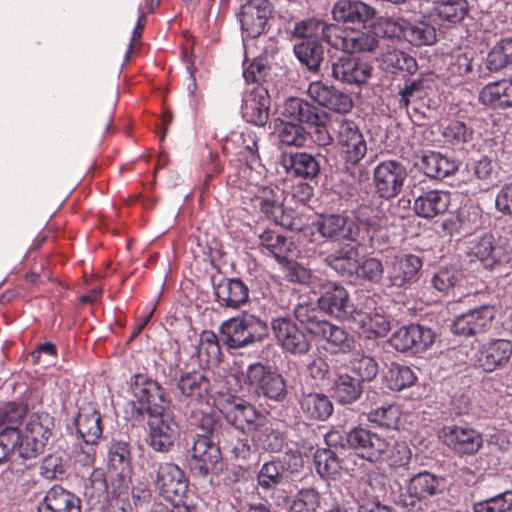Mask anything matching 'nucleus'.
I'll return each instance as SVG.
<instances>
[{
    "instance_id": "obj_40",
    "label": "nucleus",
    "mask_w": 512,
    "mask_h": 512,
    "mask_svg": "<svg viewBox=\"0 0 512 512\" xmlns=\"http://www.w3.org/2000/svg\"><path fill=\"white\" fill-rule=\"evenodd\" d=\"M299 403L301 411L310 420L324 421L333 413V404L324 394H303Z\"/></svg>"
},
{
    "instance_id": "obj_63",
    "label": "nucleus",
    "mask_w": 512,
    "mask_h": 512,
    "mask_svg": "<svg viewBox=\"0 0 512 512\" xmlns=\"http://www.w3.org/2000/svg\"><path fill=\"white\" fill-rule=\"evenodd\" d=\"M512 509V492L506 491L494 497L474 503V512H507Z\"/></svg>"
},
{
    "instance_id": "obj_11",
    "label": "nucleus",
    "mask_w": 512,
    "mask_h": 512,
    "mask_svg": "<svg viewBox=\"0 0 512 512\" xmlns=\"http://www.w3.org/2000/svg\"><path fill=\"white\" fill-rule=\"evenodd\" d=\"M386 265V285L407 289L418 281L423 262L419 256L408 253L394 256Z\"/></svg>"
},
{
    "instance_id": "obj_14",
    "label": "nucleus",
    "mask_w": 512,
    "mask_h": 512,
    "mask_svg": "<svg viewBox=\"0 0 512 512\" xmlns=\"http://www.w3.org/2000/svg\"><path fill=\"white\" fill-rule=\"evenodd\" d=\"M271 329L277 343L287 352L295 355L306 354L311 343L306 333L288 317H277L271 322Z\"/></svg>"
},
{
    "instance_id": "obj_23",
    "label": "nucleus",
    "mask_w": 512,
    "mask_h": 512,
    "mask_svg": "<svg viewBox=\"0 0 512 512\" xmlns=\"http://www.w3.org/2000/svg\"><path fill=\"white\" fill-rule=\"evenodd\" d=\"M493 319V308L491 306H481L458 315L451 325V331L464 337L474 336L484 332Z\"/></svg>"
},
{
    "instance_id": "obj_9",
    "label": "nucleus",
    "mask_w": 512,
    "mask_h": 512,
    "mask_svg": "<svg viewBox=\"0 0 512 512\" xmlns=\"http://www.w3.org/2000/svg\"><path fill=\"white\" fill-rule=\"evenodd\" d=\"M346 446L355 455L370 462H381V457L387 449V439L383 436L358 426L345 433ZM345 446V444H341Z\"/></svg>"
},
{
    "instance_id": "obj_53",
    "label": "nucleus",
    "mask_w": 512,
    "mask_h": 512,
    "mask_svg": "<svg viewBox=\"0 0 512 512\" xmlns=\"http://www.w3.org/2000/svg\"><path fill=\"white\" fill-rule=\"evenodd\" d=\"M320 310L319 306L309 302L299 303L294 309L296 319L314 336L326 321Z\"/></svg>"
},
{
    "instance_id": "obj_32",
    "label": "nucleus",
    "mask_w": 512,
    "mask_h": 512,
    "mask_svg": "<svg viewBox=\"0 0 512 512\" xmlns=\"http://www.w3.org/2000/svg\"><path fill=\"white\" fill-rule=\"evenodd\" d=\"M355 242L342 245L328 254L324 261L342 277L353 279L359 269V250Z\"/></svg>"
},
{
    "instance_id": "obj_61",
    "label": "nucleus",
    "mask_w": 512,
    "mask_h": 512,
    "mask_svg": "<svg viewBox=\"0 0 512 512\" xmlns=\"http://www.w3.org/2000/svg\"><path fill=\"white\" fill-rule=\"evenodd\" d=\"M411 459V450L406 443L391 442L387 440V449L384 451L381 462L385 461L390 466H405Z\"/></svg>"
},
{
    "instance_id": "obj_5",
    "label": "nucleus",
    "mask_w": 512,
    "mask_h": 512,
    "mask_svg": "<svg viewBox=\"0 0 512 512\" xmlns=\"http://www.w3.org/2000/svg\"><path fill=\"white\" fill-rule=\"evenodd\" d=\"M336 143L344 167L349 170L356 167L367 153V142L356 123L347 119H338L334 123Z\"/></svg>"
},
{
    "instance_id": "obj_1",
    "label": "nucleus",
    "mask_w": 512,
    "mask_h": 512,
    "mask_svg": "<svg viewBox=\"0 0 512 512\" xmlns=\"http://www.w3.org/2000/svg\"><path fill=\"white\" fill-rule=\"evenodd\" d=\"M293 35L300 41H325L331 47L346 53L372 52L380 43L371 31L343 29L319 19H307L296 23Z\"/></svg>"
},
{
    "instance_id": "obj_24",
    "label": "nucleus",
    "mask_w": 512,
    "mask_h": 512,
    "mask_svg": "<svg viewBox=\"0 0 512 512\" xmlns=\"http://www.w3.org/2000/svg\"><path fill=\"white\" fill-rule=\"evenodd\" d=\"M308 96L322 107L338 113H347L353 107L351 97L322 81H313L307 88Z\"/></svg>"
},
{
    "instance_id": "obj_25",
    "label": "nucleus",
    "mask_w": 512,
    "mask_h": 512,
    "mask_svg": "<svg viewBox=\"0 0 512 512\" xmlns=\"http://www.w3.org/2000/svg\"><path fill=\"white\" fill-rule=\"evenodd\" d=\"M176 387L183 400L197 404L207 402L212 389L210 379L202 371L182 373Z\"/></svg>"
},
{
    "instance_id": "obj_30",
    "label": "nucleus",
    "mask_w": 512,
    "mask_h": 512,
    "mask_svg": "<svg viewBox=\"0 0 512 512\" xmlns=\"http://www.w3.org/2000/svg\"><path fill=\"white\" fill-rule=\"evenodd\" d=\"M337 22L366 24L376 16V9L360 0H338L332 8Z\"/></svg>"
},
{
    "instance_id": "obj_39",
    "label": "nucleus",
    "mask_w": 512,
    "mask_h": 512,
    "mask_svg": "<svg viewBox=\"0 0 512 512\" xmlns=\"http://www.w3.org/2000/svg\"><path fill=\"white\" fill-rule=\"evenodd\" d=\"M108 467L122 480L128 479L132 473L131 452L128 442L113 441L108 450Z\"/></svg>"
},
{
    "instance_id": "obj_54",
    "label": "nucleus",
    "mask_w": 512,
    "mask_h": 512,
    "mask_svg": "<svg viewBox=\"0 0 512 512\" xmlns=\"http://www.w3.org/2000/svg\"><path fill=\"white\" fill-rule=\"evenodd\" d=\"M321 503V495L316 489L303 488L293 496L289 512H319Z\"/></svg>"
},
{
    "instance_id": "obj_17",
    "label": "nucleus",
    "mask_w": 512,
    "mask_h": 512,
    "mask_svg": "<svg viewBox=\"0 0 512 512\" xmlns=\"http://www.w3.org/2000/svg\"><path fill=\"white\" fill-rule=\"evenodd\" d=\"M271 14L272 6L268 0L247 1L238 13L243 35L250 38L260 36L265 31Z\"/></svg>"
},
{
    "instance_id": "obj_56",
    "label": "nucleus",
    "mask_w": 512,
    "mask_h": 512,
    "mask_svg": "<svg viewBox=\"0 0 512 512\" xmlns=\"http://www.w3.org/2000/svg\"><path fill=\"white\" fill-rule=\"evenodd\" d=\"M466 170L472 177L471 180L481 181L487 185L492 184L497 178L496 165L486 156L469 161L466 164Z\"/></svg>"
},
{
    "instance_id": "obj_58",
    "label": "nucleus",
    "mask_w": 512,
    "mask_h": 512,
    "mask_svg": "<svg viewBox=\"0 0 512 512\" xmlns=\"http://www.w3.org/2000/svg\"><path fill=\"white\" fill-rule=\"evenodd\" d=\"M284 473V465L280 461L266 462L258 473V484L262 489H273L283 482Z\"/></svg>"
},
{
    "instance_id": "obj_13",
    "label": "nucleus",
    "mask_w": 512,
    "mask_h": 512,
    "mask_svg": "<svg viewBox=\"0 0 512 512\" xmlns=\"http://www.w3.org/2000/svg\"><path fill=\"white\" fill-rule=\"evenodd\" d=\"M406 488L407 494L401 495L398 503L407 511H412L422 499L440 492L444 488V479L424 471L411 477Z\"/></svg>"
},
{
    "instance_id": "obj_21",
    "label": "nucleus",
    "mask_w": 512,
    "mask_h": 512,
    "mask_svg": "<svg viewBox=\"0 0 512 512\" xmlns=\"http://www.w3.org/2000/svg\"><path fill=\"white\" fill-rule=\"evenodd\" d=\"M270 96L263 85L248 87L241 106L242 117L253 125L262 127L269 119Z\"/></svg>"
},
{
    "instance_id": "obj_37",
    "label": "nucleus",
    "mask_w": 512,
    "mask_h": 512,
    "mask_svg": "<svg viewBox=\"0 0 512 512\" xmlns=\"http://www.w3.org/2000/svg\"><path fill=\"white\" fill-rule=\"evenodd\" d=\"M480 101L492 108L512 107V81L501 80L487 84L480 92Z\"/></svg>"
},
{
    "instance_id": "obj_31",
    "label": "nucleus",
    "mask_w": 512,
    "mask_h": 512,
    "mask_svg": "<svg viewBox=\"0 0 512 512\" xmlns=\"http://www.w3.org/2000/svg\"><path fill=\"white\" fill-rule=\"evenodd\" d=\"M280 164L288 174L306 180H312L320 173L319 161L306 152H284L281 155Z\"/></svg>"
},
{
    "instance_id": "obj_12",
    "label": "nucleus",
    "mask_w": 512,
    "mask_h": 512,
    "mask_svg": "<svg viewBox=\"0 0 512 512\" xmlns=\"http://www.w3.org/2000/svg\"><path fill=\"white\" fill-rule=\"evenodd\" d=\"M313 226L321 237L333 242H356L360 233L356 221L346 214L320 215Z\"/></svg>"
},
{
    "instance_id": "obj_48",
    "label": "nucleus",
    "mask_w": 512,
    "mask_h": 512,
    "mask_svg": "<svg viewBox=\"0 0 512 512\" xmlns=\"http://www.w3.org/2000/svg\"><path fill=\"white\" fill-rule=\"evenodd\" d=\"M253 443L257 448L268 452H279L284 446V437L281 432L273 429L265 422L253 431Z\"/></svg>"
},
{
    "instance_id": "obj_44",
    "label": "nucleus",
    "mask_w": 512,
    "mask_h": 512,
    "mask_svg": "<svg viewBox=\"0 0 512 512\" xmlns=\"http://www.w3.org/2000/svg\"><path fill=\"white\" fill-rule=\"evenodd\" d=\"M333 394L342 404H350L360 398L363 393L361 383L348 374H339L333 382Z\"/></svg>"
},
{
    "instance_id": "obj_64",
    "label": "nucleus",
    "mask_w": 512,
    "mask_h": 512,
    "mask_svg": "<svg viewBox=\"0 0 512 512\" xmlns=\"http://www.w3.org/2000/svg\"><path fill=\"white\" fill-rule=\"evenodd\" d=\"M383 61L391 68L413 74L417 70L416 60L398 49H389L383 55Z\"/></svg>"
},
{
    "instance_id": "obj_45",
    "label": "nucleus",
    "mask_w": 512,
    "mask_h": 512,
    "mask_svg": "<svg viewBox=\"0 0 512 512\" xmlns=\"http://www.w3.org/2000/svg\"><path fill=\"white\" fill-rule=\"evenodd\" d=\"M469 11L467 0H437L433 12L442 21L456 24L461 22Z\"/></svg>"
},
{
    "instance_id": "obj_36",
    "label": "nucleus",
    "mask_w": 512,
    "mask_h": 512,
    "mask_svg": "<svg viewBox=\"0 0 512 512\" xmlns=\"http://www.w3.org/2000/svg\"><path fill=\"white\" fill-rule=\"evenodd\" d=\"M421 162L424 174L433 179L442 180L453 175L459 169V164L456 160L435 151L424 154Z\"/></svg>"
},
{
    "instance_id": "obj_51",
    "label": "nucleus",
    "mask_w": 512,
    "mask_h": 512,
    "mask_svg": "<svg viewBox=\"0 0 512 512\" xmlns=\"http://www.w3.org/2000/svg\"><path fill=\"white\" fill-rule=\"evenodd\" d=\"M416 379L417 377L410 367L395 363L389 366L385 374L387 386L394 391H401L412 386Z\"/></svg>"
},
{
    "instance_id": "obj_43",
    "label": "nucleus",
    "mask_w": 512,
    "mask_h": 512,
    "mask_svg": "<svg viewBox=\"0 0 512 512\" xmlns=\"http://www.w3.org/2000/svg\"><path fill=\"white\" fill-rule=\"evenodd\" d=\"M264 196L260 197L259 206L265 217L277 225L286 229H293V219L290 212H287L282 203L275 199L271 192L263 191Z\"/></svg>"
},
{
    "instance_id": "obj_57",
    "label": "nucleus",
    "mask_w": 512,
    "mask_h": 512,
    "mask_svg": "<svg viewBox=\"0 0 512 512\" xmlns=\"http://www.w3.org/2000/svg\"><path fill=\"white\" fill-rule=\"evenodd\" d=\"M442 135L455 148L465 149V145L472 141L473 130L464 122L454 120L444 127Z\"/></svg>"
},
{
    "instance_id": "obj_50",
    "label": "nucleus",
    "mask_w": 512,
    "mask_h": 512,
    "mask_svg": "<svg viewBox=\"0 0 512 512\" xmlns=\"http://www.w3.org/2000/svg\"><path fill=\"white\" fill-rule=\"evenodd\" d=\"M436 29L426 21L408 22L404 39L414 46L432 45L436 41Z\"/></svg>"
},
{
    "instance_id": "obj_20",
    "label": "nucleus",
    "mask_w": 512,
    "mask_h": 512,
    "mask_svg": "<svg viewBox=\"0 0 512 512\" xmlns=\"http://www.w3.org/2000/svg\"><path fill=\"white\" fill-rule=\"evenodd\" d=\"M318 305L327 314L348 321L355 310L350 303L346 289L335 282H328L322 286Z\"/></svg>"
},
{
    "instance_id": "obj_22",
    "label": "nucleus",
    "mask_w": 512,
    "mask_h": 512,
    "mask_svg": "<svg viewBox=\"0 0 512 512\" xmlns=\"http://www.w3.org/2000/svg\"><path fill=\"white\" fill-rule=\"evenodd\" d=\"M434 333L430 328L418 324L401 327L390 338V344L398 351L426 350L434 342Z\"/></svg>"
},
{
    "instance_id": "obj_34",
    "label": "nucleus",
    "mask_w": 512,
    "mask_h": 512,
    "mask_svg": "<svg viewBox=\"0 0 512 512\" xmlns=\"http://www.w3.org/2000/svg\"><path fill=\"white\" fill-rule=\"evenodd\" d=\"M450 205V194L440 190L422 192L415 198L413 210L421 218L432 219L444 214Z\"/></svg>"
},
{
    "instance_id": "obj_55",
    "label": "nucleus",
    "mask_w": 512,
    "mask_h": 512,
    "mask_svg": "<svg viewBox=\"0 0 512 512\" xmlns=\"http://www.w3.org/2000/svg\"><path fill=\"white\" fill-rule=\"evenodd\" d=\"M509 64H512V37L501 39L487 56V67L491 71H498Z\"/></svg>"
},
{
    "instance_id": "obj_46",
    "label": "nucleus",
    "mask_w": 512,
    "mask_h": 512,
    "mask_svg": "<svg viewBox=\"0 0 512 512\" xmlns=\"http://www.w3.org/2000/svg\"><path fill=\"white\" fill-rule=\"evenodd\" d=\"M294 53L298 60L312 72H317L324 60L322 42L300 41L294 45Z\"/></svg>"
},
{
    "instance_id": "obj_59",
    "label": "nucleus",
    "mask_w": 512,
    "mask_h": 512,
    "mask_svg": "<svg viewBox=\"0 0 512 512\" xmlns=\"http://www.w3.org/2000/svg\"><path fill=\"white\" fill-rule=\"evenodd\" d=\"M463 274L455 266L440 268L432 278L433 287L441 293H449L462 280Z\"/></svg>"
},
{
    "instance_id": "obj_4",
    "label": "nucleus",
    "mask_w": 512,
    "mask_h": 512,
    "mask_svg": "<svg viewBox=\"0 0 512 512\" xmlns=\"http://www.w3.org/2000/svg\"><path fill=\"white\" fill-rule=\"evenodd\" d=\"M53 427L54 421L49 414L31 415L24 429L19 432V458L33 460L43 453Z\"/></svg>"
},
{
    "instance_id": "obj_27",
    "label": "nucleus",
    "mask_w": 512,
    "mask_h": 512,
    "mask_svg": "<svg viewBox=\"0 0 512 512\" xmlns=\"http://www.w3.org/2000/svg\"><path fill=\"white\" fill-rule=\"evenodd\" d=\"M213 291L216 301L222 307L237 309L249 299L247 285L238 278L213 279Z\"/></svg>"
},
{
    "instance_id": "obj_16",
    "label": "nucleus",
    "mask_w": 512,
    "mask_h": 512,
    "mask_svg": "<svg viewBox=\"0 0 512 512\" xmlns=\"http://www.w3.org/2000/svg\"><path fill=\"white\" fill-rule=\"evenodd\" d=\"M348 54L337 57L331 62V76L336 81L348 85L365 84L372 75V66L367 61L351 53Z\"/></svg>"
},
{
    "instance_id": "obj_33",
    "label": "nucleus",
    "mask_w": 512,
    "mask_h": 512,
    "mask_svg": "<svg viewBox=\"0 0 512 512\" xmlns=\"http://www.w3.org/2000/svg\"><path fill=\"white\" fill-rule=\"evenodd\" d=\"M39 512H81V500L73 492L54 485L46 492Z\"/></svg>"
},
{
    "instance_id": "obj_29",
    "label": "nucleus",
    "mask_w": 512,
    "mask_h": 512,
    "mask_svg": "<svg viewBox=\"0 0 512 512\" xmlns=\"http://www.w3.org/2000/svg\"><path fill=\"white\" fill-rule=\"evenodd\" d=\"M468 254L479 260L486 268L493 269L496 265L506 262L508 257L504 249L497 245L491 234L475 237L468 243Z\"/></svg>"
},
{
    "instance_id": "obj_2",
    "label": "nucleus",
    "mask_w": 512,
    "mask_h": 512,
    "mask_svg": "<svg viewBox=\"0 0 512 512\" xmlns=\"http://www.w3.org/2000/svg\"><path fill=\"white\" fill-rule=\"evenodd\" d=\"M145 477L153 481L168 500L180 502L188 490L183 471L173 463H158L152 455H142L137 463Z\"/></svg>"
},
{
    "instance_id": "obj_15",
    "label": "nucleus",
    "mask_w": 512,
    "mask_h": 512,
    "mask_svg": "<svg viewBox=\"0 0 512 512\" xmlns=\"http://www.w3.org/2000/svg\"><path fill=\"white\" fill-rule=\"evenodd\" d=\"M148 416L149 445L157 452H168L178 434V425L165 408H155Z\"/></svg>"
},
{
    "instance_id": "obj_3",
    "label": "nucleus",
    "mask_w": 512,
    "mask_h": 512,
    "mask_svg": "<svg viewBox=\"0 0 512 512\" xmlns=\"http://www.w3.org/2000/svg\"><path fill=\"white\" fill-rule=\"evenodd\" d=\"M267 334L268 326L266 322L260 317L247 312L224 321L220 326L222 341L233 349L260 342Z\"/></svg>"
},
{
    "instance_id": "obj_10",
    "label": "nucleus",
    "mask_w": 512,
    "mask_h": 512,
    "mask_svg": "<svg viewBox=\"0 0 512 512\" xmlns=\"http://www.w3.org/2000/svg\"><path fill=\"white\" fill-rule=\"evenodd\" d=\"M248 384L268 399L281 402L287 396V386L283 377L262 363L250 364L246 370Z\"/></svg>"
},
{
    "instance_id": "obj_19",
    "label": "nucleus",
    "mask_w": 512,
    "mask_h": 512,
    "mask_svg": "<svg viewBox=\"0 0 512 512\" xmlns=\"http://www.w3.org/2000/svg\"><path fill=\"white\" fill-rule=\"evenodd\" d=\"M439 437L446 446L458 454H475L483 444L481 434L467 426L445 425Z\"/></svg>"
},
{
    "instance_id": "obj_60",
    "label": "nucleus",
    "mask_w": 512,
    "mask_h": 512,
    "mask_svg": "<svg viewBox=\"0 0 512 512\" xmlns=\"http://www.w3.org/2000/svg\"><path fill=\"white\" fill-rule=\"evenodd\" d=\"M279 139L284 145L303 147L309 140V133L300 124L287 122L279 131Z\"/></svg>"
},
{
    "instance_id": "obj_49",
    "label": "nucleus",
    "mask_w": 512,
    "mask_h": 512,
    "mask_svg": "<svg viewBox=\"0 0 512 512\" xmlns=\"http://www.w3.org/2000/svg\"><path fill=\"white\" fill-rule=\"evenodd\" d=\"M27 408L23 404L8 403L0 408V432H14L19 437V425L22 423Z\"/></svg>"
},
{
    "instance_id": "obj_8",
    "label": "nucleus",
    "mask_w": 512,
    "mask_h": 512,
    "mask_svg": "<svg viewBox=\"0 0 512 512\" xmlns=\"http://www.w3.org/2000/svg\"><path fill=\"white\" fill-rule=\"evenodd\" d=\"M221 405L226 421L243 433H252L266 421L260 411L241 398L228 395Z\"/></svg>"
},
{
    "instance_id": "obj_28",
    "label": "nucleus",
    "mask_w": 512,
    "mask_h": 512,
    "mask_svg": "<svg viewBox=\"0 0 512 512\" xmlns=\"http://www.w3.org/2000/svg\"><path fill=\"white\" fill-rule=\"evenodd\" d=\"M74 425L77 433L87 445H96L102 436L101 414L92 403L79 407L77 416L74 418Z\"/></svg>"
},
{
    "instance_id": "obj_26",
    "label": "nucleus",
    "mask_w": 512,
    "mask_h": 512,
    "mask_svg": "<svg viewBox=\"0 0 512 512\" xmlns=\"http://www.w3.org/2000/svg\"><path fill=\"white\" fill-rule=\"evenodd\" d=\"M133 396L141 404L140 409L148 415L153 414L155 408H164V395L158 383L143 374L135 375L130 382Z\"/></svg>"
},
{
    "instance_id": "obj_41",
    "label": "nucleus",
    "mask_w": 512,
    "mask_h": 512,
    "mask_svg": "<svg viewBox=\"0 0 512 512\" xmlns=\"http://www.w3.org/2000/svg\"><path fill=\"white\" fill-rule=\"evenodd\" d=\"M324 112L320 108L297 97L288 98L283 107V114L285 116L306 124L321 122Z\"/></svg>"
},
{
    "instance_id": "obj_52",
    "label": "nucleus",
    "mask_w": 512,
    "mask_h": 512,
    "mask_svg": "<svg viewBox=\"0 0 512 512\" xmlns=\"http://www.w3.org/2000/svg\"><path fill=\"white\" fill-rule=\"evenodd\" d=\"M314 463L321 477H335L342 468L341 460L331 448L318 449L314 454Z\"/></svg>"
},
{
    "instance_id": "obj_7",
    "label": "nucleus",
    "mask_w": 512,
    "mask_h": 512,
    "mask_svg": "<svg viewBox=\"0 0 512 512\" xmlns=\"http://www.w3.org/2000/svg\"><path fill=\"white\" fill-rule=\"evenodd\" d=\"M407 177V169L401 162L382 161L373 170L375 193L382 199H393L401 193Z\"/></svg>"
},
{
    "instance_id": "obj_38",
    "label": "nucleus",
    "mask_w": 512,
    "mask_h": 512,
    "mask_svg": "<svg viewBox=\"0 0 512 512\" xmlns=\"http://www.w3.org/2000/svg\"><path fill=\"white\" fill-rule=\"evenodd\" d=\"M316 337L325 340L332 353H348L355 347V341L343 328L336 326L327 320L315 334Z\"/></svg>"
},
{
    "instance_id": "obj_47",
    "label": "nucleus",
    "mask_w": 512,
    "mask_h": 512,
    "mask_svg": "<svg viewBox=\"0 0 512 512\" xmlns=\"http://www.w3.org/2000/svg\"><path fill=\"white\" fill-rule=\"evenodd\" d=\"M356 221V225L366 228L370 240L373 239V234L388 225V219L381 215L380 211L374 210L368 205H360L354 210V216L351 217Z\"/></svg>"
},
{
    "instance_id": "obj_42",
    "label": "nucleus",
    "mask_w": 512,
    "mask_h": 512,
    "mask_svg": "<svg viewBox=\"0 0 512 512\" xmlns=\"http://www.w3.org/2000/svg\"><path fill=\"white\" fill-rule=\"evenodd\" d=\"M259 241L261 251L267 255H272L278 263L288 257L293 245L285 236L270 230L264 231L259 236Z\"/></svg>"
},
{
    "instance_id": "obj_18",
    "label": "nucleus",
    "mask_w": 512,
    "mask_h": 512,
    "mask_svg": "<svg viewBox=\"0 0 512 512\" xmlns=\"http://www.w3.org/2000/svg\"><path fill=\"white\" fill-rule=\"evenodd\" d=\"M373 304V300H368L364 308L354 310L349 320L368 339L384 337L390 330V322L382 308L373 307Z\"/></svg>"
},
{
    "instance_id": "obj_35",
    "label": "nucleus",
    "mask_w": 512,
    "mask_h": 512,
    "mask_svg": "<svg viewBox=\"0 0 512 512\" xmlns=\"http://www.w3.org/2000/svg\"><path fill=\"white\" fill-rule=\"evenodd\" d=\"M511 355V342L505 339H496L482 346L477 361L484 370L493 371L505 365Z\"/></svg>"
},
{
    "instance_id": "obj_6",
    "label": "nucleus",
    "mask_w": 512,
    "mask_h": 512,
    "mask_svg": "<svg viewBox=\"0 0 512 512\" xmlns=\"http://www.w3.org/2000/svg\"><path fill=\"white\" fill-rule=\"evenodd\" d=\"M215 441L217 439H211L207 435L193 436L189 466L194 475L205 477L210 473L218 474L222 471L220 442Z\"/></svg>"
},
{
    "instance_id": "obj_62",
    "label": "nucleus",
    "mask_w": 512,
    "mask_h": 512,
    "mask_svg": "<svg viewBox=\"0 0 512 512\" xmlns=\"http://www.w3.org/2000/svg\"><path fill=\"white\" fill-rule=\"evenodd\" d=\"M351 371L358 377L359 383L371 381L378 373L377 362L369 356L355 355L350 362Z\"/></svg>"
}]
</instances>
